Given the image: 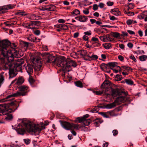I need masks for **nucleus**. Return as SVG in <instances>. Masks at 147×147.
Returning <instances> with one entry per match:
<instances>
[{
	"label": "nucleus",
	"mask_w": 147,
	"mask_h": 147,
	"mask_svg": "<svg viewBox=\"0 0 147 147\" xmlns=\"http://www.w3.org/2000/svg\"><path fill=\"white\" fill-rule=\"evenodd\" d=\"M11 43L5 40L0 41V62L3 69L9 70V78L15 77L16 74L15 70L17 68H20L24 62L23 59H18L14 61V57L19 58L20 55L17 50L11 47Z\"/></svg>",
	"instance_id": "f257e3e1"
},
{
	"label": "nucleus",
	"mask_w": 147,
	"mask_h": 147,
	"mask_svg": "<svg viewBox=\"0 0 147 147\" xmlns=\"http://www.w3.org/2000/svg\"><path fill=\"white\" fill-rule=\"evenodd\" d=\"M18 122H20V123L16 125V131L18 134H20L23 135L25 130L29 132L39 133L43 128H40L38 125L34 124L25 119H19Z\"/></svg>",
	"instance_id": "f03ea898"
},
{
	"label": "nucleus",
	"mask_w": 147,
	"mask_h": 147,
	"mask_svg": "<svg viewBox=\"0 0 147 147\" xmlns=\"http://www.w3.org/2000/svg\"><path fill=\"white\" fill-rule=\"evenodd\" d=\"M57 66L61 67L62 70L65 73L71 70V67H75L77 66L76 63L73 60H66L62 59H59L57 63Z\"/></svg>",
	"instance_id": "7ed1b4c3"
},
{
	"label": "nucleus",
	"mask_w": 147,
	"mask_h": 147,
	"mask_svg": "<svg viewBox=\"0 0 147 147\" xmlns=\"http://www.w3.org/2000/svg\"><path fill=\"white\" fill-rule=\"evenodd\" d=\"M28 87L23 85L20 88V92H17L15 93L8 96L6 97V99H2L0 100V102H4L7 100L12 99L14 97L18 96H24L26 94L28 89Z\"/></svg>",
	"instance_id": "20e7f679"
},
{
	"label": "nucleus",
	"mask_w": 147,
	"mask_h": 147,
	"mask_svg": "<svg viewBox=\"0 0 147 147\" xmlns=\"http://www.w3.org/2000/svg\"><path fill=\"white\" fill-rule=\"evenodd\" d=\"M42 56L43 57V59H44V61L45 63H55V61L56 64L57 65V63L58 62V60L60 59H56L55 57L52 55L48 53H42L41 54Z\"/></svg>",
	"instance_id": "39448f33"
},
{
	"label": "nucleus",
	"mask_w": 147,
	"mask_h": 147,
	"mask_svg": "<svg viewBox=\"0 0 147 147\" xmlns=\"http://www.w3.org/2000/svg\"><path fill=\"white\" fill-rule=\"evenodd\" d=\"M40 57H33L32 60L35 70H40L42 66V62Z\"/></svg>",
	"instance_id": "423d86ee"
},
{
	"label": "nucleus",
	"mask_w": 147,
	"mask_h": 147,
	"mask_svg": "<svg viewBox=\"0 0 147 147\" xmlns=\"http://www.w3.org/2000/svg\"><path fill=\"white\" fill-rule=\"evenodd\" d=\"M13 104V102H11L8 104H3L0 105V112L3 113L6 111H8L10 113L13 112L16 110H13L11 108L9 109H7L9 107L10 105H11Z\"/></svg>",
	"instance_id": "0eeeda50"
},
{
	"label": "nucleus",
	"mask_w": 147,
	"mask_h": 147,
	"mask_svg": "<svg viewBox=\"0 0 147 147\" xmlns=\"http://www.w3.org/2000/svg\"><path fill=\"white\" fill-rule=\"evenodd\" d=\"M110 84L111 82L110 81L106 80L102 83L100 86L102 89L106 88L105 92L107 94H108V91H109V89L107 88H111V87H109L110 85Z\"/></svg>",
	"instance_id": "6e6552de"
},
{
	"label": "nucleus",
	"mask_w": 147,
	"mask_h": 147,
	"mask_svg": "<svg viewBox=\"0 0 147 147\" xmlns=\"http://www.w3.org/2000/svg\"><path fill=\"white\" fill-rule=\"evenodd\" d=\"M99 38L102 41L104 42H112L113 40V39L111 38V36L109 34L104 36H100Z\"/></svg>",
	"instance_id": "1a4fd4ad"
},
{
	"label": "nucleus",
	"mask_w": 147,
	"mask_h": 147,
	"mask_svg": "<svg viewBox=\"0 0 147 147\" xmlns=\"http://www.w3.org/2000/svg\"><path fill=\"white\" fill-rule=\"evenodd\" d=\"M77 53L78 55L81 56L85 60H87L88 59L86 58L85 57H88L89 55L87 54V51L85 50H81L78 51Z\"/></svg>",
	"instance_id": "9d476101"
},
{
	"label": "nucleus",
	"mask_w": 147,
	"mask_h": 147,
	"mask_svg": "<svg viewBox=\"0 0 147 147\" xmlns=\"http://www.w3.org/2000/svg\"><path fill=\"white\" fill-rule=\"evenodd\" d=\"M63 126L67 130H72V123L65 122L63 123Z\"/></svg>",
	"instance_id": "9b49d317"
},
{
	"label": "nucleus",
	"mask_w": 147,
	"mask_h": 147,
	"mask_svg": "<svg viewBox=\"0 0 147 147\" xmlns=\"http://www.w3.org/2000/svg\"><path fill=\"white\" fill-rule=\"evenodd\" d=\"M26 70L30 75L33 72V67L30 64H27V66L26 67Z\"/></svg>",
	"instance_id": "f8f14e48"
},
{
	"label": "nucleus",
	"mask_w": 147,
	"mask_h": 147,
	"mask_svg": "<svg viewBox=\"0 0 147 147\" xmlns=\"http://www.w3.org/2000/svg\"><path fill=\"white\" fill-rule=\"evenodd\" d=\"M13 6L11 5L3 6L0 7V11H4L9 9H12Z\"/></svg>",
	"instance_id": "ddd939ff"
},
{
	"label": "nucleus",
	"mask_w": 147,
	"mask_h": 147,
	"mask_svg": "<svg viewBox=\"0 0 147 147\" xmlns=\"http://www.w3.org/2000/svg\"><path fill=\"white\" fill-rule=\"evenodd\" d=\"M110 12L113 15L118 16H119L121 13L117 8H114L112 9L111 10Z\"/></svg>",
	"instance_id": "4468645a"
},
{
	"label": "nucleus",
	"mask_w": 147,
	"mask_h": 147,
	"mask_svg": "<svg viewBox=\"0 0 147 147\" xmlns=\"http://www.w3.org/2000/svg\"><path fill=\"white\" fill-rule=\"evenodd\" d=\"M107 89H109V90L112 92V95L114 97L116 96L118 94V91L117 89H113L111 88Z\"/></svg>",
	"instance_id": "2eb2a0df"
},
{
	"label": "nucleus",
	"mask_w": 147,
	"mask_h": 147,
	"mask_svg": "<svg viewBox=\"0 0 147 147\" xmlns=\"http://www.w3.org/2000/svg\"><path fill=\"white\" fill-rule=\"evenodd\" d=\"M116 103L114 101L113 102L108 104L105 105V107L108 109H111L113 108L116 106Z\"/></svg>",
	"instance_id": "dca6fc26"
},
{
	"label": "nucleus",
	"mask_w": 147,
	"mask_h": 147,
	"mask_svg": "<svg viewBox=\"0 0 147 147\" xmlns=\"http://www.w3.org/2000/svg\"><path fill=\"white\" fill-rule=\"evenodd\" d=\"M22 47L24 48L25 50H26L28 47L29 43L26 42L22 41L20 42Z\"/></svg>",
	"instance_id": "f3484780"
},
{
	"label": "nucleus",
	"mask_w": 147,
	"mask_h": 147,
	"mask_svg": "<svg viewBox=\"0 0 147 147\" xmlns=\"http://www.w3.org/2000/svg\"><path fill=\"white\" fill-rule=\"evenodd\" d=\"M125 99V97L123 96H121L117 98L115 101L116 103L120 104V102H122Z\"/></svg>",
	"instance_id": "a211bd4d"
},
{
	"label": "nucleus",
	"mask_w": 147,
	"mask_h": 147,
	"mask_svg": "<svg viewBox=\"0 0 147 147\" xmlns=\"http://www.w3.org/2000/svg\"><path fill=\"white\" fill-rule=\"evenodd\" d=\"M87 18L86 17L84 16H79V19L78 20L81 22H84L87 21Z\"/></svg>",
	"instance_id": "6ab92c4d"
},
{
	"label": "nucleus",
	"mask_w": 147,
	"mask_h": 147,
	"mask_svg": "<svg viewBox=\"0 0 147 147\" xmlns=\"http://www.w3.org/2000/svg\"><path fill=\"white\" fill-rule=\"evenodd\" d=\"M117 64V63L116 62H109L108 63V65H109L110 67H114L116 66L120 70V67L119 66L116 65Z\"/></svg>",
	"instance_id": "aec40b11"
},
{
	"label": "nucleus",
	"mask_w": 147,
	"mask_h": 147,
	"mask_svg": "<svg viewBox=\"0 0 147 147\" xmlns=\"http://www.w3.org/2000/svg\"><path fill=\"white\" fill-rule=\"evenodd\" d=\"M75 85L79 88H82L83 87V85L82 83L80 81H78L74 82Z\"/></svg>",
	"instance_id": "412c9836"
},
{
	"label": "nucleus",
	"mask_w": 147,
	"mask_h": 147,
	"mask_svg": "<svg viewBox=\"0 0 147 147\" xmlns=\"http://www.w3.org/2000/svg\"><path fill=\"white\" fill-rule=\"evenodd\" d=\"M80 14V11L79 10L77 9H76L71 13V16H77Z\"/></svg>",
	"instance_id": "4be33fe9"
},
{
	"label": "nucleus",
	"mask_w": 147,
	"mask_h": 147,
	"mask_svg": "<svg viewBox=\"0 0 147 147\" xmlns=\"http://www.w3.org/2000/svg\"><path fill=\"white\" fill-rule=\"evenodd\" d=\"M102 45L105 49H110L111 47V44L109 43H105Z\"/></svg>",
	"instance_id": "5701e85b"
},
{
	"label": "nucleus",
	"mask_w": 147,
	"mask_h": 147,
	"mask_svg": "<svg viewBox=\"0 0 147 147\" xmlns=\"http://www.w3.org/2000/svg\"><path fill=\"white\" fill-rule=\"evenodd\" d=\"M91 41L93 42L94 43H96L99 45H100L99 42V40L97 38L92 37L91 39Z\"/></svg>",
	"instance_id": "b1692460"
},
{
	"label": "nucleus",
	"mask_w": 147,
	"mask_h": 147,
	"mask_svg": "<svg viewBox=\"0 0 147 147\" xmlns=\"http://www.w3.org/2000/svg\"><path fill=\"white\" fill-rule=\"evenodd\" d=\"M5 119L7 120H11L13 118V116L12 114H6Z\"/></svg>",
	"instance_id": "393cba45"
},
{
	"label": "nucleus",
	"mask_w": 147,
	"mask_h": 147,
	"mask_svg": "<svg viewBox=\"0 0 147 147\" xmlns=\"http://www.w3.org/2000/svg\"><path fill=\"white\" fill-rule=\"evenodd\" d=\"M24 82V79L20 77L17 80L16 83L18 84H22Z\"/></svg>",
	"instance_id": "a878e982"
},
{
	"label": "nucleus",
	"mask_w": 147,
	"mask_h": 147,
	"mask_svg": "<svg viewBox=\"0 0 147 147\" xmlns=\"http://www.w3.org/2000/svg\"><path fill=\"white\" fill-rule=\"evenodd\" d=\"M91 122V121L90 119H85L83 123L85 126H88L90 124Z\"/></svg>",
	"instance_id": "bb28decb"
},
{
	"label": "nucleus",
	"mask_w": 147,
	"mask_h": 147,
	"mask_svg": "<svg viewBox=\"0 0 147 147\" xmlns=\"http://www.w3.org/2000/svg\"><path fill=\"white\" fill-rule=\"evenodd\" d=\"M147 58V56L146 55H142L140 56L139 57L140 60L142 61H145Z\"/></svg>",
	"instance_id": "cd10ccee"
},
{
	"label": "nucleus",
	"mask_w": 147,
	"mask_h": 147,
	"mask_svg": "<svg viewBox=\"0 0 147 147\" xmlns=\"http://www.w3.org/2000/svg\"><path fill=\"white\" fill-rule=\"evenodd\" d=\"M89 58V59H88V60H90L91 59L95 60L96 59L98 58V56L96 55H93L91 56L88 57Z\"/></svg>",
	"instance_id": "c85d7f7f"
},
{
	"label": "nucleus",
	"mask_w": 147,
	"mask_h": 147,
	"mask_svg": "<svg viewBox=\"0 0 147 147\" xmlns=\"http://www.w3.org/2000/svg\"><path fill=\"white\" fill-rule=\"evenodd\" d=\"M113 36L115 38H118L119 37L120 34L117 32H113L112 33Z\"/></svg>",
	"instance_id": "c756f323"
},
{
	"label": "nucleus",
	"mask_w": 147,
	"mask_h": 147,
	"mask_svg": "<svg viewBox=\"0 0 147 147\" xmlns=\"http://www.w3.org/2000/svg\"><path fill=\"white\" fill-rule=\"evenodd\" d=\"M125 81L126 83L128 85H132L133 84L134 82L131 80L130 79H125Z\"/></svg>",
	"instance_id": "7c9ffc66"
},
{
	"label": "nucleus",
	"mask_w": 147,
	"mask_h": 147,
	"mask_svg": "<svg viewBox=\"0 0 147 147\" xmlns=\"http://www.w3.org/2000/svg\"><path fill=\"white\" fill-rule=\"evenodd\" d=\"M100 67L101 69L104 70L105 69L107 68V65L105 63H102L100 65Z\"/></svg>",
	"instance_id": "2f4dec72"
},
{
	"label": "nucleus",
	"mask_w": 147,
	"mask_h": 147,
	"mask_svg": "<svg viewBox=\"0 0 147 147\" xmlns=\"http://www.w3.org/2000/svg\"><path fill=\"white\" fill-rule=\"evenodd\" d=\"M40 9L42 11H51V8L50 7H41Z\"/></svg>",
	"instance_id": "473e14b6"
},
{
	"label": "nucleus",
	"mask_w": 147,
	"mask_h": 147,
	"mask_svg": "<svg viewBox=\"0 0 147 147\" xmlns=\"http://www.w3.org/2000/svg\"><path fill=\"white\" fill-rule=\"evenodd\" d=\"M72 130L76 129H78L79 127V126L77 124H74L72 123Z\"/></svg>",
	"instance_id": "72a5a7b5"
},
{
	"label": "nucleus",
	"mask_w": 147,
	"mask_h": 147,
	"mask_svg": "<svg viewBox=\"0 0 147 147\" xmlns=\"http://www.w3.org/2000/svg\"><path fill=\"white\" fill-rule=\"evenodd\" d=\"M93 92L97 95H100L102 94L103 92V90H98L97 91H93Z\"/></svg>",
	"instance_id": "f704fd0d"
},
{
	"label": "nucleus",
	"mask_w": 147,
	"mask_h": 147,
	"mask_svg": "<svg viewBox=\"0 0 147 147\" xmlns=\"http://www.w3.org/2000/svg\"><path fill=\"white\" fill-rule=\"evenodd\" d=\"M24 27L27 28H32L34 29V27H31L29 23H27L24 26Z\"/></svg>",
	"instance_id": "c9c22d12"
},
{
	"label": "nucleus",
	"mask_w": 147,
	"mask_h": 147,
	"mask_svg": "<svg viewBox=\"0 0 147 147\" xmlns=\"http://www.w3.org/2000/svg\"><path fill=\"white\" fill-rule=\"evenodd\" d=\"M122 79V76L121 75L117 74L116 76L115 79L117 81H119L121 80Z\"/></svg>",
	"instance_id": "e433bc0d"
},
{
	"label": "nucleus",
	"mask_w": 147,
	"mask_h": 147,
	"mask_svg": "<svg viewBox=\"0 0 147 147\" xmlns=\"http://www.w3.org/2000/svg\"><path fill=\"white\" fill-rule=\"evenodd\" d=\"M125 13L127 14L129 16H132L134 15V13L132 12H130L129 11H125Z\"/></svg>",
	"instance_id": "4c0bfd02"
},
{
	"label": "nucleus",
	"mask_w": 147,
	"mask_h": 147,
	"mask_svg": "<svg viewBox=\"0 0 147 147\" xmlns=\"http://www.w3.org/2000/svg\"><path fill=\"white\" fill-rule=\"evenodd\" d=\"M29 82L31 86H32L33 84L35 82L34 80L31 77H30L29 78Z\"/></svg>",
	"instance_id": "58836bf2"
},
{
	"label": "nucleus",
	"mask_w": 147,
	"mask_h": 147,
	"mask_svg": "<svg viewBox=\"0 0 147 147\" xmlns=\"http://www.w3.org/2000/svg\"><path fill=\"white\" fill-rule=\"evenodd\" d=\"M17 14L18 15L22 16H25L26 15V13L23 11L19 12L17 13Z\"/></svg>",
	"instance_id": "ea45409f"
},
{
	"label": "nucleus",
	"mask_w": 147,
	"mask_h": 147,
	"mask_svg": "<svg viewBox=\"0 0 147 147\" xmlns=\"http://www.w3.org/2000/svg\"><path fill=\"white\" fill-rule=\"evenodd\" d=\"M77 119L78 120V121L79 123L83 122L84 123V120L85 119V118L82 117H78L77 118Z\"/></svg>",
	"instance_id": "a19ab883"
},
{
	"label": "nucleus",
	"mask_w": 147,
	"mask_h": 147,
	"mask_svg": "<svg viewBox=\"0 0 147 147\" xmlns=\"http://www.w3.org/2000/svg\"><path fill=\"white\" fill-rule=\"evenodd\" d=\"M138 17L139 19L141 20L144 18L145 17V16L144 14L142 13L138 15Z\"/></svg>",
	"instance_id": "79ce46f5"
},
{
	"label": "nucleus",
	"mask_w": 147,
	"mask_h": 147,
	"mask_svg": "<svg viewBox=\"0 0 147 147\" xmlns=\"http://www.w3.org/2000/svg\"><path fill=\"white\" fill-rule=\"evenodd\" d=\"M122 67L123 69L127 71L132 70V69L131 68L129 67H128L123 66Z\"/></svg>",
	"instance_id": "37998d69"
},
{
	"label": "nucleus",
	"mask_w": 147,
	"mask_h": 147,
	"mask_svg": "<svg viewBox=\"0 0 147 147\" xmlns=\"http://www.w3.org/2000/svg\"><path fill=\"white\" fill-rule=\"evenodd\" d=\"M100 114L104 117L107 118L109 117L108 115L105 113L101 112L100 113Z\"/></svg>",
	"instance_id": "c03bdc74"
},
{
	"label": "nucleus",
	"mask_w": 147,
	"mask_h": 147,
	"mask_svg": "<svg viewBox=\"0 0 147 147\" xmlns=\"http://www.w3.org/2000/svg\"><path fill=\"white\" fill-rule=\"evenodd\" d=\"M68 29V28L67 25L65 24H63L62 25L61 30H66Z\"/></svg>",
	"instance_id": "a18cd8bd"
},
{
	"label": "nucleus",
	"mask_w": 147,
	"mask_h": 147,
	"mask_svg": "<svg viewBox=\"0 0 147 147\" xmlns=\"http://www.w3.org/2000/svg\"><path fill=\"white\" fill-rule=\"evenodd\" d=\"M84 34L86 35L90 36L91 35L92 32L91 31L89 30L88 31L84 32Z\"/></svg>",
	"instance_id": "49530a36"
},
{
	"label": "nucleus",
	"mask_w": 147,
	"mask_h": 147,
	"mask_svg": "<svg viewBox=\"0 0 147 147\" xmlns=\"http://www.w3.org/2000/svg\"><path fill=\"white\" fill-rule=\"evenodd\" d=\"M24 141L26 144H29L30 142V140L28 139H24Z\"/></svg>",
	"instance_id": "de8ad7c7"
},
{
	"label": "nucleus",
	"mask_w": 147,
	"mask_h": 147,
	"mask_svg": "<svg viewBox=\"0 0 147 147\" xmlns=\"http://www.w3.org/2000/svg\"><path fill=\"white\" fill-rule=\"evenodd\" d=\"M83 13L85 14L88 15L89 13V11L88 9H86L83 11Z\"/></svg>",
	"instance_id": "09e8293b"
},
{
	"label": "nucleus",
	"mask_w": 147,
	"mask_h": 147,
	"mask_svg": "<svg viewBox=\"0 0 147 147\" xmlns=\"http://www.w3.org/2000/svg\"><path fill=\"white\" fill-rule=\"evenodd\" d=\"M129 58L130 59H132L134 62H136V60L134 56L133 55H131L129 56Z\"/></svg>",
	"instance_id": "8fccbe9b"
},
{
	"label": "nucleus",
	"mask_w": 147,
	"mask_h": 147,
	"mask_svg": "<svg viewBox=\"0 0 147 147\" xmlns=\"http://www.w3.org/2000/svg\"><path fill=\"white\" fill-rule=\"evenodd\" d=\"M98 6L96 4H94L93 5V9L94 10L98 9Z\"/></svg>",
	"instance_id": "3c124183"
},
{
	"label": "nucleus",
	"mask_w": 147,
	"mask_h": 147,
	"mask_svg": "<svg viewBox=\"0 0 147 147\" xmlns=\"http://www.w3.org/2000/svg\"><path fill=\"white\" fill-rule=\"evenodd\" d=\"M58 22L60 23H64L65 20L63 19H59L58 20Z\"/></svg>",
	"instance_id": "603ef678"
},
{
	"label": "nucleus",
	"mask_w": 147,
	"mask_h": 147,
	"mask_svg": "<svg viewBox=\"0 0 147 147\" xmlns=\"http://www.w3.org/2000/svg\"><path fill=\"white\" fill-rule=\"evenodd\" d=\"M127 46L130 48H132L133 46V45L131 42L128 43L127 44Z\"/></svg>",
	"instance_id": "864d4df0"
},
{
	"label": "nucleus",
	"mask_w": 147,
	"mask_h": 147,
	"mask_svg": "<svg viewBox=\"0 0 147 147\" xmlns=\"http://www.w3.org/2000/svg\"><path fill=\"white\" fill-rule=\"evenodd\" d=\"M113 135L115 136L118 134V132L117 130H114L113 131Z\"/></svg>",
	"instance_id": "5fc2aeb1"
},
{
	"label": "nucleus",
	"mask_w": 147,
	"mask_h": 147,
	"mask_svg": "<svg viewBox=\"0 0 147 147\" xmlns=\"http://www.w3.org/2000/svg\"><path fill=\"white\" fill-rule=\"evenodd\" d=\"M132 22V21L130 20H129L127 21L126 23L128 25L131 24Z\"/></svg>",
	"instance_id": "6e6d98bb"
},
{
	"label": "nucleus",
	"mask_w": 147,
	"mask_h": 147,
	"mask_svg": "<svg viewBox=\"0 0 147 147\" xmlns=\"http://www.w3.org/2000/svg\"><path fill=\"white\" fill-rule=\"evenodd\" d=\"M118 57L119 59L121 61H123L124 60L123 57L121 55H119L118 56Z\"/></svg>",
	"instance_id": "4d7b16f0"
},
{
	"label": "nucleus",
	"mask_w": 147,
	"mask_h": 147,
	"mask_svg": "<svg viewBox=\"0 0 147 147\" xmlns=\"http://www.w3.org/2000/svg\"><path fill=\"white\" fill-rule=\"evenodd\" d=\"M34 33L37 35H38L40 34V32L39 30H36L34 31Z\"/></svg>",
	"instance_id": "13d9d810"
},
{
	"label": "nucleus",
	"mask_w": 147,
	"mask_h": 147,
	"mask_svg": "<svg viewBox=\"0 0 147 147\" xmlns=\"http://www.w3.org/2000/svg\"><path fill=\"white\" fill-rule=\"evenodd\" d=\"M83 39L85 41L88 40V37L86 35H84L83 37Z\"/></svg>",
	"instance_id": "bf43d9fd"
},
{
	"label": "nucleus",
	"mask_w": 147,
	"mask_h": 147,
	"mask_svg": "<svg viewBox=\"0 0 147 147\" xmlns=\"http://www.w3.org/2000/svg\"><path fill=\"white\" fill-rule=\"evenodd\" d=\"M107 4L108 6H111L113 4V2L108 1L107 2Z\"/></svg>",
	"instance_id": "052dcab7"
},
{
	"label": "nucleus",
	"mask_w": 147,
	"mask_h": 147,
	"mask_svg": "<svg viewBox=\"0 0 147 147\" xmlns=\"http://www.w3.org/2000/svg\"><path fill=\"white\" fill-rule=\"evenodd\" d=\"M109 17L110 20H114L117 19L116 18L113 16H110Z\"/></svg>",
	"instance_id": "680f3d73"
},
{
	"label": "nucleus",
	"mask_w": 147,
	"mask_h": 147,
	"mask_svg": "<svg viewBox=\"0 0 147 147\" xmlns=\"http://www.w3.org/2000/svg\"><path fill=\"white\" fill-rule=\"evenodd\" d=\"M62 24H60L58 25H56L55 26V27L58 28L62 29Z\"/></svg>",
	"instance_id": "e2e57ef3"
},
{
	"label": "nucleus",
	"mask_w": 147,
	"mask_h": 147,
	"mask_svg": "<svg viewBox=\"0 0 147 147\" xmlns=\"http://www.w3.org/2000/svg\"><path fill=\"white\" fill-rule=\"evenodd\" d=\"M119 47L121 49H123L125 47L124 45L122 44H119Z\"/></svg>",
	"instance_id": "0e129e2a"
},
{
	"label": "nucleus",
	"mask_w": 147,
	"mask_h": 147,
	"mask_svg": "<svg viewBox=\"0 0 147 147\" xmlns=\"http://www.w3.org/2000/svg\"><path fill=\"white\" fill-rule=\"evenodd\" d=\"M99 6L100 8H102L104 7V4L102 3H100Z\"/></svg>",
	"instance_id": "69168bd1"
},
{
	"label": "nucleus",
	"mask_w": 147,
	"mask_h": 147,
	"mask_svg": "<svg viewBox=\"0 0 147 147\" xmlns=\"http://www.w3.org/2000/svg\"><path fill=\"white\" fill-rule=\"evenodd\" d=\"M138 33L139 36L142 37L143 36V32L142 30H139L138 31Z\"/></svg>",
	"instance_id": "338daca9"
},
{
	"label": "nucleus",
	"mask_w": 147,
	"mask_h": 147,
	"mask_svg": "<svg viewBox=\"0 0 147 147\" xmlns=\"http://www.w3.org/2000/svg\"><path fill=\"white\" fill-rule=\"evenodd\" d=\"M127 32L130 34H135L134 32L132 30H128Z\"/></svg>",
	"instance_id": "774afa93"
}]
</instances>
